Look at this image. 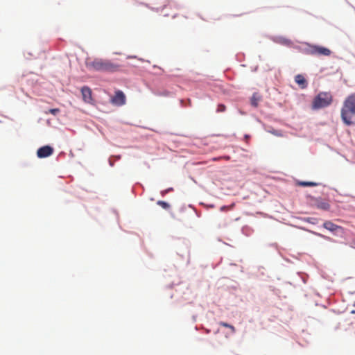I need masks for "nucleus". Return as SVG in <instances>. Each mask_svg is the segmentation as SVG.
I'll use <instances>...</instances> for the list:
<instances>
[{
	"label": "nucleus",
	"instance_id": "nucleus-1",
	"mask_svg": "<svg viewBox=\"0 0 355 355\" xmlns=\"http://www.w3.org/2000/svg\"><path fill=\"white\" fill-rule=\"evenodd\" d=\"M355 92L348 95L340 109V118L346 125H355Z\"/></svg>",
	"mask_w": 355,
	"mask_h": 355
},
{
	"label": "nucleus",
	"instance_id": "nucleus-9",
	"mask_svg": "<svg viewBox=\"0 0 355 355\" xmlns=\"http://www.w3.org/2000/svg\"><path fill=\"white\" fill-rule=\"evenodd\" d=\"M298 184L303 187H314L318 185L317 183L313 182H300Z\"/></svg>",
	"mask_w": 355,
	"mask_h": 355
},
{
	"label": "nucleus",
	"instance_id": "nucleus-11",
	"mask_svg": "<svg viewBox=\"0 0 355 355\" xmlns=\"http://www.w3.org/2000/svg\"><path fill=\"white\" fill-rule=\"evenodd\" d=\"M306 220L307 222L313 223V224H315L316 222H317V219L315 218H308L306 219Z\"/></svg>",
	"mask_w": 355,
	"mask_h": 355
},
{
	"label": "nucleus",
	"instance_id": "nucleus-2",
	"mask_svg": "<svg viewBox=\"0 0 355 355\" xmlns=\"http://www.w3.org/2000/svg\"><path fill=\"white\" fill-rule=\"evenodd\" d=\"M332 102V96L329 92H320L312 102V108L318 110L329 106Z\"/></svg>",
	"mask_w": 355,
	"mask_h": 355
},
{
	"label": "nucleus",
	"instance_id": "nucleus-5",
	"mask_svg": "<svg viewBox=\"0 0 355 355\" xmlns=\"http://www.w3.org/2000/svg\"><path fill=\"white\" fill-rule=\"evenodd\" d=\"M295 81L296 82L297 84L299 85V86L302 89H305L307 87L306 80L304 78V77L301 74H298V75L295 76Z\"/></svg>",
	"mask_w": 355,
	"mask_h": 355
},
{
	"label": "nucleus",
	"instance_id": "nucleus-7",
	"mask_svg": "<svg viewBox=\"0 0 355 355\" xmlns=\"http://www.w3.org/2000/svg\"><path fill=\"white\" fill-rule=\"evenodd\" d=\"M315 207L322 210H329L330 208L329 204L326 201H318Z\"/></svg>",
	"mask_w": 355,
	"mask_h": 355
},
{
	"label": "nucleus",
	"instance_id": "nucleus-3",
	"mask_svg": "<svg viewBox=\"0 0 355 355\" xmlns=\"http://www.w3.org/2000/svg\"><path fill=\"white\" fill-rule=\"evenodd\" d=\"M323 227L327 230L334 233H343L344 230L342 227L338 226L330 220H327L323 223Z\"/></svg>",
	"mask_w": 355,
	"mask_h": 355
},
{
	"label": "nucleus",
	"instance_id": "nucleus-4",
	"mask_svg": "<svg viewBox=\"0 0 355 355\" xmlns=\"http://www.w3.org/2000/svg\"><path fill=\"white\" fill-rule=\"evenodd\" d=\"M311 52L313 55H322L326 56L331 54V51L329 49L319 46H311Z\"/></svg>",
	"mask_w": 355,
	"mask_h": 355
},
{
	"label": "nucleus",
	"instance_id": "nucleus-8",
	"mask_svg": "<svg viewBox=\"0 0 355 355\" xmlns=\"http://www.w3.org/2000/svg\"><path fill=\"white\" fill-rule=\"evenodd\" d=\"M219 325L222 326V327H224L229 328L232 333H234L236 331L235 327L234 326L227 323V322H219Z\"/></svg>",
	"mask_w": 355,
	"mask_h": 355
},
{
	"label": "nucleus",
	"instance_id": "nucleus-10",
	"mask_svg": "<svg viewBox=\"0 0 355 355\" xmlns=\"http://www.w3.org/2000/svg\"><path fill=\"white\" fill-rule=\"evenodd\" d=\"M226 110V107L223 104H219L217 107L216 112H223Z\"/></svg>",
	"mask_w": 355,
	"mask_h": 355
},
{
	"label": "nucleus",
	"instance_id": "nucleus-6",
	"mask_svg": "<svg viewBox=\"0 0 355 355\" xmlns=\"http://www.w3.org/2000/svg\"><path fill=\"white\" fill-rule=\"evenodd\" d=\"M262 96L257 92H255L252 94L251 99H250V103L252 106L254 107H257L259 105V102L261 101Z\"/></svg>",
	"mask_w": 355,
	"mask_h": 355
}]
</instances>
